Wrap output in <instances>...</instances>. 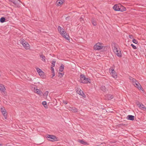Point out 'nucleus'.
I'll use <instances>...</instances> for the list:
<instances>
[{
	"label": "nucleus",
	"mask_w": 146,
	"mask_h": 146,
	"mask_svg": "<svg viewBox=\"0 0 146 146\" xmlns=\"http://www.w3.org/2000/svg\"><path fill=\"white\" fill-rule=\"evenodd\" d=\"M51 70L52 71V72H54V69L52 66L51 67Z\"/></svg>",
	"instance_id": "41"
},
{
	"label": "nucleus",
	"mask_w": 146,
	"mask_h": 146,
	"mask_svg": "<svg viewBox=\"0 0 146 146\" xmlns=\"http://www.w3.org/2000/svg\"><path fill=\"white\" fill-rule=\"evenodd\" d=\"M78 141L80 143L84 145H88V143L84 141V140H78Z\"/></svg>",
	"instance_id": "17"
},
{
	"label": "nucleus",
	"mask_w": 146,
	"mask_h": 146,
	"mask_svg": "<svg viewBox=\"0 0 146 146\" xmlns=\"http://www.w3.org/2000/svg\"><path fill=\"white\" fill-rule=\"evenodd\" d=\"M83 17H84V16H82V17L80 18V22L82 23H83L84 22V21L83 20V17Z\"/></svg>",
	"instance_id": "33"
},
{
	"label": "nucleus",
	"mask_w": 146,
	"mask_h": 146,
	"mask_svg": "<svg viewBox=\"0 0 146 146\" xmlns=\"http://www.w3.org/2000/svg\"><path fill=\"white\" fill-rule=\"evenodd\" d=\"M31 89L32 90L34 91L35 93H36V86L32 84L31 86Z\"/></svg>",
	"instance_id": "19"
},
{
	"label": "nucleus",
	"mask_w": 146,
	"mask_h": 146,
	"mask_svg": "<svg viewBox=\"0 0 146 146\" xmlns=\"http://www.w3.org/2000/svg\"><path fill=\"white\" fill-rule=\"evenodd\" d=\"M13 3L14 4V5H15V6H17V2L16 1H14V0H13V1H12Z\"/></svg>",
	"instance_id": "36"
},
{
	"label": "nucleus",
	"mask_w": 146,
	"mask_h": 146,
	"mask_svg": "<svg viewBox=\"0 0 146 146\" xmlns=\"http://www.w3.org/2000/svg\"><path fill=\"white\" fill-rule=\"evenodd\" d=\"M5 19L4 17H2L0 19V21L1 23H3L5 22Z\"/></svg>",
	"instance_id": "30"
},
{
	"label": "nucleus",
	"mask_w": 146,
	"mask_h": 146,
	"mask_svg": "<svg viewBox=\"0 0 146 146\" xmlns=\"http://www.w3.org/2000/svg\"><path fill=\"white\" fill-rule=\"evenodd\" d=\"M133 84L139 90H142V89H143L141 86L138 82L136 81V82Z\"/></svg>",
	"instance_id": "10"
},
{
	"label": "nucleus",
	"mask_w": 146,
	"mask_h": 146,
	"mask_svg": "<svg viewBox=\"0 0 146 146\" xmlns=\"http://www.w3.org/2000/svg\"><path fill=\"white\" fill-rule=\"evenodd\" d=\"M77 93L79 94V95L82 96L84 98L86 97V95L85 94L83 93L82 91L81 90L78 89L76 91Z\"/></svg>",
	"instance_id": "11"
},
{
	"label": "nucleus",
	"mask_w": 146,
	"mask_h": 146,
	"mask_svg": "<svg viewBox=\"0 0 146 146\" xmlns=\"http://www.w3.org/2000/svg\"><path fill=\"white\" fill-rule=\"evenodd\" d=\"M64 1V0H58L56 2V4L57 6H59L62 4Z\"/></svg>",
	"instance_id": "16"
},
{
	"label": "nucleus",
	"mask_w": 146,
	"mask_h": 146,
	"mask_svg": "<svg viewBox=\"0 0 146 146\" xmlns=\"http://www.w3.org/2000/svg\"><path fill=\"white\" fill-rule=\"evenodd\" d=\"M55 63L56 61L55 60H52V65H51V66L52 67H54L55 66Z\"/></svg>",
	"instance_id": "32"
},
{
	"label": "nucleus",
	"mask_w": 146,
	"mask_h": 146,
	"mask_svg": "<svg viewBox=\"0 0 146 146\" xmlns=\"http://www.w3.org/2000/svg\"><path fill=\"white\" fill-rule=\"evenodd\" d=\"M131 46L132 47V48L134 49H137V47H136L133 44H131Z\"/></svg>",
	"instance_id": "37"
},
{
	"label": "nucleus",
	"mask_w": 146,
	"mask_h": 146,
	"mask_svg": "<svg viewBox=\"0 0 146 146\" xmlns=\"http://www.w3.org/2000/svg\"><path fill=\"white\" fill-rule=\"evenodd\" d=\"M120 11H125L126 10V8L123 6H121V5L120 6Z\"/></svg>",
	"instance_id": "24"
},
{
	"label": "nucleus",
	"mask_w": 146,
	"mask_h": 146,
	"mask_svg": "<svg viewBox=\"0 0 146 146\" xmlns=\"http://www.w3.org/2000/svg\"><path fill=\"white\" fill-rule=\"evenodd\" d=\"M139 108L144 111H146V107L142 104L139 106Z\"/></svg>",
	"instance_id": "20"
},
{
	"label": "nucleus",
	"mask_w": 146,
	"mask_h": 146,
	"mask_svg": "<svg viewBox=\"0 0 146 146\" xmlns=\"http://www.w3.org/2000/svg\"><path fill=\"white\" fill-rule=\"evenodd\" d=\"M37 72L41 78L44 79L46 78V76L44 73L41 69L38 67H37Z\"/></svg>",
	"instance_id": "5"
},
{
	"label": "nucleus",
	"mask_w": 146,
	"mask_h": 146,
	"mask_svg": "<svg viewBox=\"0 0 146 146\" xmlns=\"http://www.w3.org/2000/svg\"><path fill=\"white\" fill-rule=\"evenodd\" d=\"M126 118L128 120L133 121L134 120L135 117L132 115H129L127 116Z\"/></svg>",
	"instance_id": "13"
},
{
	"label": "nucleus",
	"mask_w": 146,
	"mask_h": 146,
	"mask_svg": "<svg viewBox=\"0 0 146 146\" xmlns=\"http://www.w3.org/2000/svg\"><path fill=\"white\" fill-rule=\"evenodd\" d=\"M109 71H111L110 73L111 76L114 78H116L117 77V73L114 70L113 67H111L109 69Z\"/></svg>",
	"instance_id": "8"
},
{
	"label": "nucleus",
	"mask_w": 146,
	"mask_h": 146,
	"mask_svg": "<svg viewBox=\"0 0 146 146\" xmlns=\"http://www.w3.org/2000/svg\"><path fill=\"white\" fill-rule=\"evenodd\" d=\"M1 145H2V144H0V146H1Z\"/></svg>",
	"instance_id": "45"
},
{
	"label": "nucleus",
	"mask_w": 146,
	"mask_h": 146,
	"mask_svg": "<svg viewBox=\"0 0 146 146\" xmlns=\"http://www.w3.org/2000/svg\"><path fill=\"white\" fill-rule=\"evenodd\" d=\"M58 29L59 32L64 30V29H63V28L61 27L60 26H58Z\"/></svg>",
	"instance_id": "34"
},
{
	"label": "nucleus",
	"mask_w": 146,
	"mask_h": 146,
	"mask_svg": "<svg viewBox=\"0 0 146 146\" xmlns=\"http://www.w3.org/2000/svg\"><path fill=\"white\" fill-rule=\"evenodd\" d=\"M6 89L5 86L2 84H0V91L3 92H5Z\"/></svg>",
	"instance_id": "15"
},
{
	"label": "nucleus",
	"mask_w": 146,
	"mask_h": 146,
	"mask_svg": "<svg viewBox=\"0 0 146 146\" xmlns=\"http://www.w3.org/2000/svg\"><path fill=\"white\" fill-rule=\"evenodd\" d=\"M129 79L132 81V82L133 83V84H134L135 83V82L136 81H137L135 79L131 77H130Z\"/></svg>",
	"instance_id": "27"
},
{
	"label": "nucleus",
	"mask_w": 146,
	"mask_h": 146,
	"mask_svg": "<svg viewBox=\"0 0 146 146\" xmlns=\"http://www.w3.org/2000/svg\"><path fill=\"white\" fill-rule=\"evenodd\" d=\"M21 43L22 44L24 47L26 49H29L30 48L29 44L25 41L24 39H21Z\"/></svg>",
	"instance_id": "4"
},
{
	"label": "nucleus",
	"mask_w": 146,
	"mask_h": 146,
	"mask_svg": "<svg viewBox=\"0 0 146 146\" xmlns=\"http://www.w3.org/2000/svg\"><path fill=\"white\" fill-rule=\"evenodd\" d=\"M129 37L130 38L132 39V38H133V36L132 35H129Z\"/></svg>",
	"instance_id": "40"
},
{
	"label": "nucleus",
	"mask_w": 146,
	"mask_h": 146,
	"mask_svg": "<svg viewBox=\"0 0 146 146\" xmlns=\"http://www.w3.org/2000/svg\"><path fill=\"white\" fill-rule=\"evenodd\" d=\"M52 78H53V77H54L55 76V72H52Z\"/></svg>",
	"instance_id": "42"
},
{
	"label": "nucleus",
	"mask_w": 146,
	"mask_h": 146,
	"mask_svg": "<svg viewBox=\"0 0 146 146\" xmlns=\"http://www.w3.org/2000/svg\"><path fill=\"white\" fill-rule=\"evenodd\" d=\"M69 17H66V20H68Z\"/></svg>",
	"instance_id": "44"
},
{
	"label": "nucleus",
	"mask_w": 146,
	"mask_h": 146,
	"mask_svg": "<svg viewBox=\"0 0 146 146\" xmlns=\"http://www.w3.org/2000/svg\"><path fill=\"white\" fill-rule=\"evenodd\" d=\"M37 94L40 96H42L43 94V93L39 89H37Z\"/></svg>",
	"instance_id": "28"
},
{
	"label": "nucleus",
	"mask_w": 146,
	"mask_h": 146,
	"mask_svg": "<svg viewBox=\"0 0 146 146\" xmlns=\"http://www.w3.org/2000/svg\"><path fill=\"white\" fill-rule=\"evenodd\" d=\"M64 73L59 72L58 73V76L59 77L61 78L63 76V75H64Z\"/></svg>",
	"instance_id": "31"
},
{
	"label": "nucleus",
	"mask_w": 146,
	"mask_h": 146,
	"mask_svg": "<svg viewBox=\"0 0 146 146\" xmlns=\"http://www.w3.org/2000/svg\"><path fill=\"white\" fill-rule=\"evenodd\" d=\"M64 65L63 64H61L59 69V71L61 72H63L64 69Z\"/></svg>",
	"instance_id": "21"
},
{
	"label": "nucleus",
	"mask_w": 146,
	"mask_h": 146,
	"mask_svg": "<svg viewBox=\"0 0 146 146\" xmlns=\"http://www.w3.org/2000/svg\"><path fill=\"white\" fill-rule=\"evenodd\" d=\"M137 105L138 106H139V105H141V104L140 102H137Z\"/></svg>",
	"instance_id": "43"
},
{
	"label": "nucleus",
	"mask_w": 146,
	"mask_h": 146,
	"mask_svg": "<svg viewBox=\"0 0 146 146\" xmlns=\"http://www.w3.org/2000/svg\"><path fill=\"white\" fill-rule=\"evenodd\" d=\"M46 138L48 140L53 142L58 140V138L54 135H47Z\"/></svg>",
	"instance_id": "3"
},
{
	"label": "nucleus",
	"mask_w": 146,
	"mask_h": 146,
	"mask_svg": "<svg viewBox=\"0 0 146 146\" xmlns=\"http://www.w3.org/2000/svg\"><path fill=\"white\" fill-rule=\"evenodd\" d=\"M17 0L19 1L20 2V1L19 0Z\"/></svg>",
	"instance_id": "46"
},
{
	"label": "nucleus",
	"mask_w": 146,
	"mask_h": 146,
	"mask_svg": "<svg viewBox=\"0 0 146 146\" xmlns=\"http://www.w3.org/2000/svg\"><path fill=\"white\" fill-rule=\"evenodd\" d=\"M105 97L106 100H111L114 98V96L112 95L106 94L105 95Z\"/></svg>",
	"instance_id": "12"
},
{
	"label": "nucleus",
	"mask_w": 146,
	"mask_h": 146,
	"mask_svg": "<svg viewBox=\"0 0 146 146\" xmlns=\"http://www.w3.org/2000/svg\"><path fill=\"white\" fill-rule=\"evenodd\" d=\"M69 110L74 112H78V109L74 107H69Z\"/></svg>",
	"instance_id": "14"
},
{
	"label": "nucleus",
	"mask_w": 146,
	"mask_h": 146,
	"mask_svg": "<svg viewBox=\"0 0 146 146\" xmlns=\"http://www.w3.org/2000/svg\"><path fill=\"white\" fill-rule=\"evenodd\" d=\"M63 103L65 104H67L68 103V102L66 101L63 100Z\"/></svg>",
	"instance_id": "39"
},
{
	"label": "nucleus",
	"mask_w": 146,
	"mask_h": 146,
	"mask_svg": "<svg viewBox=\"0 0 146 146\" xmlns=\"http://www.w3.org/2000/svg\"><path fill=\"white\" fill-rule=\"evenodd\" d=\"M39 56L40 59L43 62H46L45 59L46 57L44 55L42 54H39Z\"/></svg>",
	"instance_id": "18"
},
{
	"label": "nucleus",
	"mask_w": 146,
	"mask_h": 146,
	"mask_svg": "<svg viewBox=\"0 0 146 146\" xmlns=\"http://www.w3.org/2000/svg\"><path fill=\"white\" fill-rule=\"evenodd\" d=\"M132 42L133 43L136 44H137L138 42V41L135 39H133Z\"/></svg>",
	"instance_id": "35"
},
{
	"label": "nucleus",
	"mask_w": 146,
	"mask_h": 146,
	"mask_svg": "<svg viewBox=\"0 0 146 146\" xmlns=\"http://www.w3.org/2000/svg\"><path fill=\"white\" fill-rule=\"evenodd\" d=\"M101 90L104 92H106L107 89L106 87L104 86H102L100 88Z\"/></svg>",
	"instance_id": "23"
},
{
	"label": "nucleus",
	"mask_w": 146,
	"mask_h": 146,
	"mask_svg": "<svg viewBox=\"0 0 146 146\" xmlns=\"http://www.w3.org/2000/svg\"><path fill=\"white\" fill-rule=\"evenodd\" d=\"M102 43L98 42L94 46V49L96 50H100L103 48V46L101 45Z\"/></svg>",
	"instance_id": "7"
},
{
	"label": "nucleus",
	"mask_w": 146,
	"mask_h": 146,
	"mask_svg": "<svg viewBox=\"0 0 146 146\" xmlns=\"http://www.w3.org/2000/svg\"><path fill=\"white\" fill-rule=\"evenodd\" d=\"M112 47L114 53L119 57H121L122 55L120 49L118 48V45L115 42H113L112 44Z\"/></svg>",
	"instance_id": "1"
},
{
	"label": "nucleus",
	"mask_w": 146,
	"mask_h": 146,
	"mask_svg": "<svg viewBox=\"0 0 146 146\" xmlns=\"http://www.w3.org/2000/svg\"><path fill=\"white\" fill-rule=\"evenodd\" d=\"M48 92L46 91L44 94H43V96L44 97H46L48 94Z\"/></svg>",
	"instance_id": "29"
},
{
	"label": "nucleus",
	"mask_w": 146,
	"mask_h": 146,
	"mask_svg": "<svg viewBox=\"0 0 146 146\" xmlns=\"http://www.w3.org/2000/svg\"><path fill=\"white\" fill-rule=\"evenodd\" d=\"M2 113L3 115L4 116L5 118V119H7V111L6 110L5 111H4V112H2Z\"/></svg>",
	"instance_id": "22"
},
{
	"label": "nucleus",
	"mask_w": 146,
	"mask_h": 146,
	"mask_svg": "<svg viewBox=\"0 0 146 146\" xmlns=\"http://www.w3.org/2000/svg\"><path fill=\"white\" fill-rule=\"evenodd\" d=\"M92 23V24L94 26L97 25V23L93 19H92L91 20Z\"/></svg>",
	"instance_id": "26"
},
{
	"label": "nucleus",
	"mask_w": 146,
	"mask_h": 146,
	"mask_svg": "<svg viewBox=\"0 0 146 146\" xmlns=\"http://www.w3.org/2000/svg\"><path fill=\"white\" fill-rule=\"evenodd\" d=\"M80 77V82L83 84L90 83V79L89 78H86L84 75L83 74H81Z\"/></svg>",
	"instance_id": "2"
},
{
	"label": "nucleus",
	"mask_w": 146,
	"mask_h": 146,
	"mask_svg": "<svg viewBox=\"0 0 146 146\" xmlns=\"http://www.w3.org/2000/svg\"><path fill=\"white\" fill-rule=\"evenodd\" d=\"M1 112H4V111H5V110H6L4 108H1Z\"/></svg>",
	"instance_id": "38"
},
{
	"label": "nucleus",
	"mask_w": 146,
	"mask_h": 146,
	"mask_svg": "<svg viewBox=\"0 0 146 146\" xmlns=\"http://www.w3.org/2000/svg\"><path fill=\"white\" fill-rule=\"evenodd\" d=\"M60 34L66 40H69V36L68 35H67V33L65 31H61L59 32Z\"/></svg>",
	"instance_id": "6"
},
{
	"label": "nucleus",
	"mask_w": 146,
	"mask_h": 146,
	"mask_svg": "<svg viewBox=\"0 0 146 146\" xmlns=\"http://www.w3.org/2000/svg\"><path fill=\"white\" fill-rule=\"evenodd\" d=\"M46 101H43L42 102V104L44 106L45 108H47L48 106L46 104Z\"/></svg>",
	"instance_id": "25"
},
{
	"label": "nucleus",
	"mask_w": 146,
	"mask_h": 146,
	"mask_svg": "<svg viewBox=\"0 0 146 146\" xmlns=\"http://www.w3.org/2000/svg\"><path fill=\"white\" fill-rule=\"evenodd\" d=\"M121 5L119 4H115L113 7V9L115 11H120V7Z\"/></svg>",
	"instance_id": "9"
}]
</instances>
